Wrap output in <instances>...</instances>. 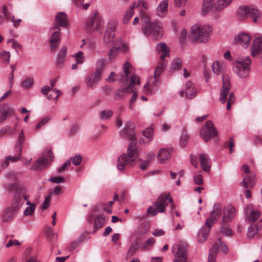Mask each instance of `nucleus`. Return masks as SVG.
<instances>
[{"label":"nucleus","mask_w":262,"mask_h":262,"mask_svg":"<svg viewBox=\"0 0 262 262\" xmlns=\"http://www.w3.org/2000/svg\"><path fill=\"white\" fill-rule=\"evenodd\" d=\"M135 127V124L132 122H127L124 129L122 131L123 136L129 138L131 142L129 145L126 154H122L117 161V167L120 171L123 170L126 167L134 164L138 155L136 147L137 138L133 130Z\"/></svg>","instance_id":"nucleus-1"},{"label":"nucleus","mask_w":262,"mask_h":262,"mask_svg":"<svg viewBox=\"0 0 262 262\" xmlns=\"http://www.w3.org/2000/svg\"><path fill=\"white\" fill-rule=\"evenodd\" d=\"M7 189L13 192V198L11 205L5 210L4 221H11L19 211L25 201L28 199L25 188L18 184H11L8 185Z\"/></svg>","instance_id":"nucleus-2"},{"label":"nucleus","mask_w":262,"mask_h":262,"mask_svg":"<svg viewBox=\"0 0 262 262\" xmlns=\"http://www.w3.org/2000/svg\"><path fill=\"white\" fill-rule=\"evenodd\" d=\"M142 31L146 36L151 35L156 39L160 38L163 35L162 25L160 22H151L149 15L145 12H141Z\"/></svg>","instance_id":"nucleus-3"},{"label":"nucleus","mask_w":262,"mask_h":262,"mask_svg":"<svg viewBox=\"0 0 262 262\" xmlns=\"http://www.w3.org/2000/svg\"><path fill=\"white\" fill-rule=\"evenodd\" d=\"M122 69L124 72V75L121 76L119 79L122 81H129V84L126 87L121 89L123 91L124 96H126L127 95L134 92V88L135 84H140V81L138 76L133 74V67L128 61H126L123 63Z\"/></svg>","instance_id":"nucleus-4"},{"label":"nucleus","mask_w":262,"mask_h":262,"mask_svg":"<svg viewBox=\"0 0 262 262\" xmlns=\"http://www.w3.org/2000/svg\"><path fill=\"white\" fill-rule=\"evenodd\" d=\"M212 32V28L209 25H193L189 34L190 38L194 42L206 43Z\"/></svg>","instance_id":"nucleus-5"},{"label":"nucleus","mask_w":262,"mask_h":262,"mask_svg":"<svg viewBox=\"0 0 262 262\" xmlns=\"http://www.w3.org/2000/svg\"><path fill=\"white\" fill-rule=\"evenodd\" d=\"M188 245L185 242H180L173 246L172 250L176 256L173 262H189L187 258Z\"/></svg>","instance_id":"nucleus-6"},{"label":"nucleus","mask_w":262,"mask_h":262,"mask_svg":"<svg viewBox=\"0 0 262 262\" xmlns=\"http://www.w3.org/2000/svg\"><path fill=\"white\" fill-rule=\"evenodd\" d=\"M156 48L159 53H162L160 55V59L162 60V62L155 69L154 71V76L159 77L166 66L165 62L163 60L166 56H169V49L166 45L163 42L158 43Z\"/></svg>","instance_id":"nucleus-7"},{"label":"nucleus","mask_w":262,"mask_h":262,"mask_svg":"<svg viewBox=\"0 0 262 262\" xmlns=\"http://www.w3.org/2000/svg\"><path fill=\"white\" fill-rule=\"evenodd\" d=\"M217 135L211 121H207L200 130V136L205 142H208Z\"/></svg>","instance_id":"nucleus-8"},{"label":"nucleus","mask_w":262,"mask_h":262,"mask_svg":"<svg viewBox=\"0 0 262 262\" xmlns=\"http://www.w3.org/2000/svg\"><path fill=\"white\" fill-rule=\"evenodd\" d=\"M222 86L219 101L221 103L224 104L227 101V97L231 89L230 77L227 74H224L222 76Z\"/></svg>","instance_id":"nucleus-9"},{"label":"nucleus","mask_w":262,"mask_h":262,"mask_svg":"<svg viewBox=\"0 0 262 262\" xmlns=\"http://www.w3.org/2000/svg\"><path fill=\"white\" fill-rule=\"evenodd\" d=\"M51 37L49 40L50 48L52 50H55L59 47L61 37L60 29L56 25L50 29Z\"/></svg>","instance_id":"nucleus-10"},{"label":"nucleus","mask_w":262,"mask_h":262,"mask_svg":"<svg viewBox=\"0 0 262 262\" xmlns=\"http://www.w3.org/2000/svg\"><path fill=\"white\" fill-rule=\"evenodd\" d=\"M172 201L169 194H162L155 202V205L159 212H164L166 206L169 203H172Z\"/></svg>","instance_id":"nucleus-11"},{"label":"nucleus","mask_w":262,"mask_h":262,"mask_svg":"<svg viewBox=\"0 0 262 262\" xmlns=\"http://www.w3.org/2000/svg\"><path fill=\"white\" fill-rule=\"evenodd\" d=\"M45 155L41 156L37 160V162L32 165V169L36 170L41 169L47 166L49 162H51L53 159V153L51 150H48L44 153Z\"/></svg>","instance_id":"nucleus-12"},{"label":"nucleus","mask_w":262,"mask_h":262,"mask_svg":"<svg viewBox=\"0 0 262 262\" xmlns=\"http://www.w3.org/2000/svg\"><path fill=\"white\" fill-rule=\"evenodd\" d=\"M103 25V20L101 15L97 12L91 14V18L89 23V27L91 30H99Z\"/></svg>","instance_id":"nucleus-13"},{"label":"nucleus","mask_w":262,"mask_h":262,"mask_svg":"<svg viewBox=\"0 0 262 262\" xmlns=\"http://www.w3.org/2000/svg\"><path fill=\"white\" fill-rule=\"evenodd\" d=\"M236 215V209L231 205H228L224 207L222 222L224 224L231 222Z\"/></svg>","instance_id":"nucleus-14"},{"label":"nucleus","mask_w":262,"mask_h":262,"mask_svg":"<svg viewBox=\"0 0 262 262\" xmlns=\"http://www.w3.org/2000/svg\"><path fill=\"white\" fill-rule=\"evenodd\" d=\"M251 36L247 33L242 32L239 33L234 38V41L239 43L243 48H247L250 43Z\"/></svg>","instance_id":"nucleus-15"},{"label":"nucleus","mask_w":262,"mask_h":262,"mask_svg":"<svg viewBox=\"0 0 262 262\" xmlns=\"http://www.w3.org/2000/svg\"><path fill=\"white\" fill-rule=\"evenodd\" d=\"M245 212L247 220L251 222H255L259 217V212L254 209V206L252 204L247 205L245 208Z\"/></svg>","instance_id":"nucleus-16"},{"label":"nucleus","mask_w":262,"mask_h":262,"mask_svg":"<svg viewBox=\"0 0 262 262\" xmlns=\"http://www.w3.org/2000/svg\"><path fill=\"white\" fill-rule=\"evenodd\" d=\"M261 51H262V35L258 34L253 41L251 47V54L253 56H255Z\"/></svg>","instance_id":"nucleus-17"},{"label":"nucleus","mask_w":262,"mask_h":262,"mask_svg":"<svg viewBox=\"0 0 262 262\" xmlns=\"http://www.w3.org/2000/svg\"><path fill=\"white\" fill-rule=\"evenodd\" d=\"M168 0H162L156 9V14L160 17H165L168 12Z\"/></svg>","instance_id":"nucleus-18"},{"label":"nucleus","mask_w":262,"mask_h":262,"mask_svg":"<svg viewBox=\"0 0 262 262\" xmlns=\"http://www.w3.org/2000/svg\"><path fill=\"white\" fill-rule=\"evenodd\" d=\"M233 0H217L214 4V12L224 10L232 4Z\"/></svg>","instance_id":"nucleus-19"},{"label":"nucleus","mask_w":262,"mask_h":262,"mask_svg":"<svg viewBox=\"0 0 262 262\" xmlns=\"http://www.w3.org/2000/svg\"><path fill=\"white\" fill-rule=\"evenodd\" d=\"M199 160L203 170L204 171H209L211 163L208 156L205 154H200L199 155Z\"/></svg>","instance_id":"nucleus-20"},{"label":"nucleus","mask_w":262,"mask_h":262,"mask_svg":"<svg viewBox=\"0 0 262 262\" xmlns=\"http://www.w3.org/2000/svg\"><path fill=\"white\" fill-rule=\"evenodd\" d=\"M2 13L6 19L10 20L11 22L13 23V25L14 27L17 28L19 26V24L21 21V19H15L14 16L11 14L10 12L8 11L7 7L6 6H4L3 7Z\"/></svg>","instance_id":"nucleus-21"},{"label":"nucleus","mask_w":262,"mask_h":262,"mask_svg":"<svg viewBox=\"0 0 262 262\" xmlns=\"http://www.w3.org/2000/svg\"><path fill=\"white\" fill-rule=\"evenodd\" d=\"M248 15L252 19L253 21L256 23L261 19V12L257 8L253 6H249Z\"/></svg>","instance_id":"nucleus-22"},{"label":"nucleus","mask_w":262,"mask_h":262,"mask_svg":"<svg viewBox=\"0 0 262 262\" xmlns=\"http://www.w3.org/2000/svg\"><path fill=\"white\" fill-rule=\"evenodd\" d=\"M55 20L58 26L56 25L59 28L60 27H66L69 25L67 16L64 12H60L58 13L56 15Z\"/></svg>","instance_id":"nucleus-23"},{"label":"nucleus","mask_w":262,"mask_h":262,"mask_svg":"<svg viewBox=\"0 0 262 262\" xmlns=\"http://www.w3.org/2000/svg\"><path fill=\"white\" fill-rule=\"evenodd\" d=\"M249 7L246 6H239L236 12V18L240 20H244L248 16Z\"/></svg>","instance_id":"nucleus-24"},{"label":"nucleus","mask_w":262,"mask_h":262,"mask_svg":"<svg viewBox=\"0 0 262 262\" xmlns=\"http://www.w3.org/2000/svg\"><path fill=\"white\" fill-rule=\"evenodd\" d=\"M251 60L249 57L246 58H239L237 59L234 68H246L251 70Z\"/></svg>","instance_id":"nucleus-25"},{"label":"nucleus","mask_w":262,"mask_h":262,"mask_svg":"<svg viewBox=\"0 0 262 262\" xmlns=\"http://www.w3.org/2000/svg\"><path fill=\"white\" fill-rule=\"evenodd\" d=\"M171 157L170 149L166 148H161L158 154L157 158L160 163H164Z\"/></svg>","instance_id":"nucleus-26"},{"label":"nucleus","mask_w":262,"mask_h":262,"mask_svg":"<svg viewBox=\"0 0 262 262\" xmlns=\"http://www.w3.org/2000/svg\"><path fill=\"white\" fill-rule=\"evenodd\" d=\"M185 93L189 99H192L196 95V91L191 82L187 81L186 83Z\"/></svg>","instance_id":"nucleus-27"},{"label":"nucleus","mask_w":262,"mask_h":262,"mask_svg":"<svg viewBox=\"0 0 262 262\" xmlns=\"http://www.w3.org/2000/svg\"><path fill=\"white\" fill-rule=\"evenodd\" d=\"M226 65L224 61H217L213 63L212 69L216 75L221 74L226 69Z\"/></svg>","instance_id":"nucleus-28"},{"label":"nucleus","mask_w":262,"mask_h":262,"mask_svg":"<svg viewBox=\"0 0 262 262\" xmlns=\"http://www.w3.org/2000/svg\"><path fill=\"white\" fill-rule=\"evenodd\" d=\"M124 45L122 43V40L121 38H118L116 41L115 42L114 46L111 49L109 53V56L110 59H113L116 56L118 51L120 50L122 47H124Z\"/></svg>","instance_id":"nucleus-29"},{"label":"nucleus","mask_w":262,"mask_h":262,"mask_svg":"<svg viewBox=\"0 0 262 262\" xmlns=\"http://www.w3.org/2000/svg\"><path fill=\"white\" fill-rule=\"evenodd\" d=\"M222 214V206L220 203H215L213 207V210L210 212V216L215 220L219 219Z\"/></svg>","instance_id":"nucleus-30"},{"label":"nucleus","mask_w":262,"mask_h":262,"mask_svg":"<svg viewBox=\"0 0 262 262\" xmlns=\"http://www.w3.org/2000/svg\"><path fill=\"white\" fill-rule=\"evenodd\" d=\"M140 243V238H137L135 240L134 243L131 245L129 249L126 253V258H128L133 255L137 251L139 248V245Z\"/></svg>","instance_id":"nucleus-31"},{"label":"nucleus","mask_w":262,"mask_h":262,"mask_svg":"<svg viewBox=\"0 0 262 262\" xmlns=\"http://www.w3.org/2000/svg\"><path fill=\"white\" fill-rule=\"evenodd\" d=\"M13 112L12 109L9 107H0V124L6 119L7 116Z\"/></svg>","instance_id":"nucleus-32"},{"label":"nucleus","mask_w":262,"mask_h":262,"mask_svg":"<svg viewBox=\"0 0 262 262\" xmlns=\"http://www.w3.org/2000/svg\"><path fill=\"white\" fill-rule=\"evenodd\" d=\"M209 231L210 230L209 229L207 228L206 227H203L198 234V241L201 244L204 242L207 238Z\"/></svg>","instance_id":"nucleus-33"},{"label":"nucleus","mask_w":262,"mask_h":262,"mask_svg":"<svg viewBox=\"0 0 262 262\" xmlns=\"http://www.w3.org/2000/svg\"><path fill=\"white\" fill-rule=\"evenodd\" d=\"M158 87L156 85L152 84V83L148 81L143 88V91L146 94L154 95L158 90Z\"/></svg>","instance_id":"nucleus-34"},{"label":"nucleus","mask_w":262,"mask_h":262,"mask_svg":"<svg viewBox=\"0 0 262 262\" xmlns=\"http://www.w3.org/2000/svg\"><path fill=\"white\" fill-rule=\"evenodd\" d=\"M242 184L246 188H252L255 184V177L253 175L245 177Z\"/></svg>","instance_id":"nucleus-35"},{"label":"nucleus","mask_w":262,"mask_h":262,"mask_svg":"<svg viewBox=\"0 0 262 262\" xmlns=\"http://www.w3.org/2000/svg\"><path fill=\"white\" fill-rule=\"evenodd\" d=\"M67 54V48L63 46L60 49L57 57V62L59 65L62 64L65 60Z\"/></svg>","instance_id":"nucleus-36"},{"label":"nucleus","mask_w":262,"mask_h":262,"mask_svg":"<svg viewBox=\"0 0 262 262\" xmlns=\"http://www.w3.org/2000/svg\"><path fill=\"white\" fill-rule=\"evenodd\" d=\"M25 140V135L23 130L19 134L18 139L16 143V150L19 155H21L22 145L24 143Z\"/></svg>","instance_id":"nucleus-37"},{"label":"nucleus","mask_w":262,"mask_h":262,"mask_svg":"<svg viewBox=\"0 0 262 262\" xmlns=\"http://www.w3.org/2000/svg\"><path fill=\"white\" fill-rule=\"evenodd\" d=\"M214 0H203L202 8L204 12L205 13L210 11L214 12Z\"/></svg>","instance_id":"nucleus-38"},{"label":"nucleus","mask_w":262,"mask_h":262,"mask_svg":"<svg viewBox=\"0 0 262 262\" xmlns=\"http://www.w3.org/2000/svg\"><path fill=\"white\" fill-rule=\"evenodd\" d=\"M134 7L132 5L125 11L122 18V22L124 24H126L129 22V19L134 14Z\"/></svg>","instance_id":"nucleus-39"},{"label":"nucleus","mask_w":262,"mask_h":262,"mask_svg":"<svg viewBox=\"0 0 262 262\" xmlns=\"http://www.w3.org/2000/svg\"><path fill=\"white\" fill-rule=\"evenodd\" d=\"M250 70L246 68H234L235 73L242 79L247 78L249 75Z\"/></svg>","instance_id":"nucleus-40"},{"label":"nucleus","mask_w":262,"mask_h":262,"mask_svg":"<svg viewBox=\"0 0 262 262\" xmlns=\"http://www.w3.org/2000/svg\"><path fill=\"white\" fill-rule=\"evenodd\" d=\"M34 84V79L31 77H28L24 79L20 83V86L24 89H30Z\"/></svg>","instance_id":"nucleus-41"},{"label":"nucleus","mask_w":262,"mask_h":262,"mask_svg":"<svg viewBox=\"0 0 262 262\" xmlns=\"http://www.w3.org/2000/svg\"><path fill=\"white\" fill-rule=\"evenodd\" d=\"M11 54L9 51H3L0 54V58L2 62L6 64L9 63Z\"/></svg>","instance_id":"nucleus-42"},{"label":"nucleus","mask_w":262,"mask_h":262,"mask_svg":"<svg viewBox=\"0 0 262 262\" xmlns=\"http://www.w3.org/2000/svg\"><path fill=\"white\" fill-rule=\"evenodd\" d=\"M217 245H213L210 250L208 262H215L216 255L217 253Z\"/></svg>","instance_id":"nucleus-43"},{"label":"nucleus","mask_w":262,"mask_h":262,"mask_svg":"<svg viewBox=\"0 0 262 262\" xmlns=\"http://www.w3.org/2000/svg\"><path fill=\"white\" fill-rule=\"evenodd\" d=\"M84 81L88 88H92L94 87L96 84L98 82L93 78L91 75L86 76Z\"/></svg>","instance_id":"nucleus-44"},{"label":"nucleus","mask_w":262,"mask_h":262,"mask_svg":"<svg viewBox=\"0 0 262 262\" xmlns=\"http://www.w3.org/2000/svg\"><path fill=\"white\" fill-rule=\"evenodd\" d=\"M27 205H29V207H27L25 211H24V214L25 215H32L36 208L35 205L34 203H31L29 201H28V199L26 200Z\"/></svg>","instance_id":"nucleus-45"},{"label":"nucleus","mask_w":262,"mask_h":262,"mask_svg":"<svg viewBox=\"0 0 262 262\" xmlns=\"http://www.w3.org/2000/svg\"><path fill=\"white\" fill-rule=\"evenodd\" d=\"M105 218L101 215H98L95 219L94 227L95 228H99L103 226L105 223Z\"/></svg>","instance_id":"nucleus-46"},{"label":"nucleus","mask_w":262,"mask_h":262,"mask_svg":"<svg viewBox=\"0 0 262 262\" xmlns=\"http://www.w3.org/2000/svg\"><path fill=\"white\" fill-rule=\"evenodd\" d=\"M114 33L107 31L104 36L103 41L106 45H109L113 41Z\"/></svg>","instance_id":"nucleus-47"},{"label":"nucleus","mask_w":262,"mask_h":262,"mask_svg":"<svg viewBox=\"0 0 262 262\" xmlns=\"http://www.w3.org/2000/svg\"><path fill=\"white\" fill-rule=\"evenodd\" d=\"M106 61L104 59H98L96 63V71L102 73V71L106 65Z\"/></svg>","instance_id":"nucleus-48"},{"label":"nucleus","mask_w":262,"mask_h":262,"mask_svg":"<svg viewBox=\"0 0 262 262\" xmlns=\"http://www.w3.org/2000/svg\"><path fill=\"white\" fill-rule=\"evenodd\" d=\"M258 232V228L255 225L251 226L248 228L247 231L248 237L250 238L254 237Z\"/></svg>","instance_id":"nucleus-49"},{"label":"nucleus","mask_w":262,"mask_h":262,"mask_svg":"<svg viewBox=\"0 0 262 262\" xmlns=\"http://www.w3.org/2000/svg\"><path fill=\"white\" fill-rule=\"evenodd\" d=\"M113 112L111 110H103L100 113V118L101 120L108 119L113 115Z\"/></svg>","instance_id":"nucleus-50"},{"label":"nucleus","mask_w":262,"mask_h":262,"mask_svg":"<svg viewBox=\"0 0 262 262\" xmlns=\"http://www.w3.org/2000/svg\"><path fill=\"white\" fill-rule=\"evenodd\" d=\"M117 25V19L115 18L111 19L107 23L108 29L110 30V32L114 33V31H115Z\"/></svg>","instance_id":"nucleus-51"},{"label":"nucleus","mask_w":262,"mask_h":262,"mask_svg":"<svg viewBox=\"0 0 262 262\" xmlns=\"http://www.w3.org/2000/svg\"><path fill=\"white\" fill-rule=\"evenodd\" d=\"M142 134L143 136L150 138L152 141L154 136V129L151 127H148L143 130Z\"/></svg>","instance_id":"nucleus-52"},{"label":"nucleus","mask_w":262,"mask_h":262,"mask_svg":"<svg viewBox=\"0 0 262 262\" xmlns=\"http://www.w3.org/2000/svg\"><path fill=\"white\" fill-rule=\"evenodd\" d=\"M214 245H217V252L220 250L224 253H227L228 251V249L227 247V246L221 241H219L217 243H215Z\"/></svg>","instance_id":"nucleus-53"},{"label":"nucleus","mask_w":262,"mask_h":262,"mask_svg":"<svg viewBox=\"0 0 262 262\" xmlns=\"http://www.w3.org/2000/svg\"><path fill=\"white\" fill-rule=\"evenodd\" d=\"M51 117L50 116H45L43 117L41 120L39 121L38 124L36 125V129H39L41 128L42 127L46 125L50 120Z\"/></svg>","instance_id":"nucleus-54"},{"label":"nucleus","mask_w":262,"mask_h":262,"mask_svg":"<svg viewBox=\"0 0 262 262\" xmlns=\"http://www.w3.org/2000/svg\"><path fill=\"white\" fill-rule=\"evenodd\" d=\"M73 57L76 59V61L77 63L82 64L84 62V57L83 56V53L82 51H79L75 55H73Z\"/></svg>","instance_id":"nucleus-55"},{"label":"nucleus","mask_w":262,"mask_h":262,"mask_svg":"<svg viewBox=\"0 0 262 262\" xmlns=\"http://www.w3.org/2000/svg\"><path fill=\"white\" fill-rule=\"evenodd\" d=\"M132 6L134 8H137L139 6H141L145 9H148L149 8L148 4L144 0H139L138 2H134L132 4Z\"/></svg>","instance_id":"nucleus-56"},{"label":"nucleus","mask_w":262,"mask_h":262,"mask_svg":"<svg viewBox=\"0 0 262 262\" xmlns=\"http://www.w3.org/2000/svg\"><path fill=\"white\" fill-rule=\"evenodd\" d=\"M235 100V97L233 93H231L229 94V97L228 99V102L227 104V110H230L231 108V106L233 104Z\"/></svg>","instance_id":"nucleus-57"},{"label":"nucleus","mask_w":262,"mask_h":262,"mask_svg":"<svg viewBox=\"0 0 262 262\" xmlns=\"http://www.w3.org/2000/svg\"><path fill=\"white\" fill-rule=\"evenodd\" d=\"M182 66V61L180 59H177L173 61L171 68L172 70H177L180 69Z\"/></svg>","instance_id":"nucleus-58"},{"label":"nucleus","mask_w":262,"mask_h":262,"mask_svg":"<svg viewBox=\"0 0 262 262\" xmlns=\"http://www.w3.org/2000/svg\"><path fill=\"white\" fill-rule=\"evenodd\" d=\"M61 94V92L60 90L57 89H53L52 90V93L48 96L49 99H57L58 97Z\"/></svg>","instance_id":"nucleus-59"},{"label":"nucleus","mask_w":262,"mask_h":262,"mask_svg":"<svg viewBox=\"0 0 262 262\" xmlns=\"http://www.w3.org/2000/svg\"><path fill=\"white\" fill-rule=\"evenodd\" d=\"M51 200V196L50 194H49L47 196H46L44 200L43 203L42 204V205L41 206V208L42 209H44V210L47 209L50 205Z\"/></svg>","instance_id":"nucleus-60"},{"label":"nucleus","mask_w":262,"mask_h":262,"mask_svg":"<svg viewBox=\"0 0 262 262\" xmlns=\"http://www.w3.org/2000/svg\"><path fill=\"white\" fill-rule=\"evenodd\" d=\"M188 136L186 134H183L180 138V144L181 147H184L187 142Z\"/></svg>","instance_id":"nucleus-61"},{"label":"nucleus","mask_w":262,"mask_h":262,"mask_svg":"<svg viewBox=\"0 0 262 262\" xmlns=\"http://www.w3.org/2000/svg\"><path fill=\"white\" fill-rule=\"evenodd\" d=\"M124 96L123 94V91L121 89L117 90L114 95V98L116 100L122 99Z\"/></svg>","instance_id":"nucleus-62"},{"label":"nucleus","mask_w":262,"mask_h":262,"mask_svg":"<svg viewBox=\"0 0 262 262\" xmlns=\"http://www.w3.org/2000/svg\"><path fill=\"white\" fill-rule=\"evenodd\" d=\"M188 0H174V5L175 7L181 8L184 7Z\"/></svg>","instance_id":"nucleus-63"},{"label":"nucleus","mask_w":262,"mask_h":262,"mask_svg":"<svg viewBox=\"0 0 262 262\" xmlns=\"http://www.w3.org/2000/svg\"><path fill=\"white\" fill-rule=\"evenodd\" d=\"M193 179L194 183L197 185H202L204 183L203 177L200 174L195 175Z\"/></svg>","instance_id":"nucleus-64"}]
</instances>
